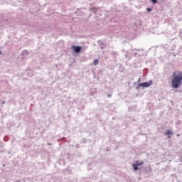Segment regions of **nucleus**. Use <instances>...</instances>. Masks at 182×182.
<instances>
[{
    "label": "nucleus",
    "mask_w": 182,
    "mask_h": 182,
    "mask_svg": "<svg viewBox=\"0 0 182 182\" xmlns=\"http://www.w3.org/2000/svg\"><path fill=\"white\" fill-rule=\"evenodd\" d=\"M171 85L173 89H178L182 85V72H173L171 76Z\"/></svg>",
    "instance_id": "nucleus-1"
},
{
    "label": "nucleus",
    "mask_w": 182,
    "mask_h": 182,
    "mask_svg": "<svg viewBox=\"0 0 182 182\" xmlns=\"http://www.w3.org/2000/svg\"><path fill=\"white\" fill-rule=\"evenodd\" d=\"M144 161H136L135 163L132 164V167H134V170L137 171L139 170V166H142L144 164Z\"/></svg>",
    "instance_id": "nucleus-2"
},
{
    "label": "nucleus",
    "mask_w": 182,
    "mask_h": 182,
    "mask_svg": "<svg viewBox=\"0 0 182 182\" xmlns=\"http://www.w3.org/2000/svg\"><path fill=\"white\" fill-rule=\"evenodd\" d=\"M72 49H73V50H74V52H75V53H80V52L82 51V48H80V46H73L72 47Z\"/></svg>",
    "instance_id": "nucleus-3"
},
{
    "label": "nucleus",
    "mask_w": 182,
    "mask_h": 182,
    "mask_svg": "<svg viewBox=\"0 0 182 182\" xmlns=\"http://www.w3.org/2000/svg\"><path fill=\"white\" fill-rule=\"evenodd\" d=\"M153 82L149 81V82H145L144 83L139 84V86H141L142 87H149V86H151Z\"/></svg>",
    "instance_id": "nucleus-4"
},
{
    "label": "nucleus",
    "mask_w": 182,
    "mask_h": 182,
    "mask_svg": "<svg viewBox=\"0 0 182 182\" xmlns=\"http://www.w3.org/2000/svg\"><path fill=\"white\" fill-rule=\"evenodd\" d=\"M166 136H167L168 139H171V136H173V134H174V133H173V131L171 130H167L165 132Z\"/></svg>",
    "instance_id": "nucleus-5"
},
{
    "label": "nucleus",
    "mask_w": 182,
    "mask_h": 182,
    "mask_svg": "<svg viewBox=\"0 0 182 182\" xmlns=\"http://www.w3.org/2000/svg\"><path fill=\"white\" fill-rule=\"evenodd\" d=\"M98 63H99V60L97 59L94 60V66H97Z\"/></svg>",
    "instance_id": "nucleus-6"
},
{
    "label": "nucleus",
    "mask_w": 182,
    "mask_h": 182,
    "mask_svg": "<svg viewBox=\"0 0 182 182\" xmlns=\"http://www.w3.org/2000/svg\"><path fill=\"white\" fill-rule=\"evenodd\" d=\"M151 2H152V4H157V0H151Z\"/></svg>",
    "instance_id": "nucleus-7"
},
{
    "label": "nucleus",
    "mask_w": 182,
    "mask_h": 182,
    "mask_svg": "<svg viewBox=\"0 0 182 182\" xmlns=\"http://www.w3.org/2000/svg\"><path fill=\"white\" fill-rule=\"evenodd\" d=\"M146 11H147V12H151V9L148 8V9H146Z\"/></svg>",
    "instance_id": "nucleus-8"
},
{
    "label": "nucleus",
    "mask_w": 182,
    "mask_h": 182,
    "mask_svg": "<svg viewBox=\"0 0 182 182\" xmlns=\"http://www.w3.org/2000/svg\"><path fill=\"white\" fill-rule=\"evenodd\" d=\"M180 160H181V161L182 162V149H181V152Z\"/></svg>",
    "instance_id": "nucleus-9"
},
{
    "label": "nucleus",
    "mask_w": 182,
    "mask_h": 182,
    "mask_svg": "<svg viewBox=\"0 0 182 182\" xmlns=\"http://www.w3.org/2000/svg\"><path fill=\"white\" fill-rule=\"evenodd\" d=\"M108 97H112V95L109 94Z\"/></svg>",
    "instance_id": "nucleus-10"
},
{
    "label": "nucleus",
    "mask_w": 182,
    "mask_h": 182,
    "mask_svg": "<svg viewBox=\"0 0 182 182\" xmlns=\"http://www.w3.org/2000/svg\"><path fill=\"white\" fill-rule=\"evenodd\" d=\"M1 53H2V52L0 51V55H1Z\"/></svg>",
    "instance_id": "nucleus-11"
}]
</instances>
